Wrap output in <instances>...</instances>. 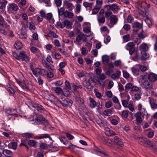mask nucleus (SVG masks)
<instances>
[{
  "label": "nucleus",
  "mask_w": 157,
  "mask_h": 157,
  "mask_svg": "<svg viewBox=\"0 0 157 157\" xmlns=\"http://www.w3.org/2000/svg\"><path fill=\"white\" fill-rule=\"evenodd\" d=\"M29 29L30 30H35L36 27L34 24L32 22H29Z\"/></svg>",
  "instance_id": "51"
},
{
  "label": "nucleus",
  "mask_w": 157,
  "mask_h": 157,
  "mask_svg": "<svg viewBox=\"0 0 157 157\" xmlns=\"http://www.w3.org/2000/svg\"><path fill=\"white\" fill-rule=\"evenodd\" d=\"M95 71L97 75H100L102 72V69L101 68L97 67L95 69Z\"/></svg>",
  "instance_id": "62"
},
{
  "label": "nucleus",
  "mask_w": 157,
  "mask_h": 157,
  "mask_svg": "<svg viewBox=\"0 0 157 157\" xmlns=\"http://www.w3.org/2000/svg\"><path fill=\"white\" fill-rule=\"evenodd\" d=\"M8 146L9 148L15 150L17 147V144L15 142H11L9 144Z\"/></svg>",
  "instance_id": "30"
},
{
  "label": "nucleus",
  "mask_w": 157,
  "mask_h": 157,
  "mask_svg": "<svg viewBox=\"0 0 157 157\" xmlns=\"http://www.w3.org/2000/svg\"><path fill=\"white\" fill-rule=\"evenodd\" d=\"M130 111L132 112H133L134 110V108L133 107V105L132 104H130L128 106V107Z\"/></svg>",
  "instance_id": "63"
},
{
  "label": "nucleus",
  "mask_w": 157,
  "mask_h": 157,
  "mask_svg": "<svg viewBox=\"0 0 157 157\" xmlns=\"http://www.w3.org/2000/svg\"><path fill=\"white\" fill-rule=\"evenodd\" d=\"M145 21L149 27H151L152 26V19L147 17Z\"/></svg>",
  "instance_id": "29"
},
{
  "label": "nucleus",
  "mask_w": 157,
  "mask_h": 157,
  "mask_svg": "<svg viewBox=\"0 0 157 157\" xmlns=\"http://www.w3.org/2000/svg\"><path fill=\"white\" fill-rule=\"evenodd\" d=\"M35 138L37 139H41L44 138H49L50 140H52V138L49 134H45L39 135L35 137Z\"/></svg>",
  "instance_id": "15"
},
{
  "label": "nucleus",
  "mask_w": 157,
  "mask_h": 157,
  "mask_svg": "<svg viewBox=\"0 0 157 157\" xmlns=\"http://www.w3.org/2000/svg\"><path fill=\"white\" fill-rule=\"evenodd\" d=\"M19 57H20V59L26 62H29V58L27 56L25 52H24L23 51L20 52Z\"/></svg>",
  "instance_id": "12"
},
{
  "label": "nucleus",
  "mask_w": 157,
  "mask_h": 157,
  "mask_svg": "<svg viewBox=\"0 0 157 157\" xmlns=\"http://www.w3.org/2000/svg\"><path fill=\"white\" fill-rule=\"evenodd\" d=\"M149 56L148 53L144 52L142 53V55L141 58L142 59L145 60L149 57Z\"/></svg>",
  "instance_id": "35"
},
{
  "label": "nucleus",
  "mask_w": 157,
  "mask_h": 157,
  "mask_svg": "<svg viewBox=\"0 0 157 157\" xmlns=\"http://www.w3.org/2000/svg\"><path fill=\"white\" fill-rule=\"evenodd\" d=\"M35 108H36L39 111L40 110H44V107L39 104H35Z\"/></svg>",
  "instance_id": "38"
},
{
  "label": "nucleus",
  "mask_w": 157,
  "mask_h": 157,
  "mask_svg": "<svg viewBox=\"0 0 157 157\" xmlns=\"http://www.w3.org/2000/svg\"><path fill=\"white\" fill-rule=\"evenodd\" d=\"M129 111L128 110H124L122 112V116L123 117L127 118L128 115V113Z\"/></svg>",
  "instance_id": "45"
},
{
  "label": "nucleus",
  "mask_w": 157,
  "mask_h": 157,
  "mask_svg": "<svg viewBox=\"0 0 157 157\" xmlns=\"http://www.w3.org/2000/svg\"><path fill=\"white\" fill-rule=\"evenodd\" d=\"M31 51L33 53H38L40 52V50L37 48L35 47H32L30 48Z\"/></svg>",
  "instance_id": "32"
},
{
  "label": "nucleus",
  "mask_w": 157,
  "mask_h": 157,
  "mask_svg": "<svg viewBox=\"0 0 157 157\" xmlns=\"http://www.w3.org/2000/svg\"><path fill=\"white\" fill-rule=\"evenodd\" d=\"M76 11L75 13L76 14L79 13L81 10V5L80 4H77L76 5Z\"/></svg>",
  "instance_id": "54"
},
{
  "label": "nucleus",
  "mask_w": 157,
  "mask_h": 157,
  "mask_svg": "<svg viewBox=\"0 0 157 157\" xmlns=\"http://www.w3.org/2000/svg\"><path fill=\"white\" fill-rule=\"evenodd\" d=\"M123 28L126 31H128L130 29V26L128 24H125L123 27Z\"/></svg>",
  "instance_id": "61"
},
{
  "label": "nucleus",
  "mask_w": 157,
  "mask_h": 157,
  "mask_svg": "<svg viewBox=\"0 0 157 157\" xmlns=\"http://www.w3.org/2000/svg\"><path fill=\"white\" fill-rule=\"evenodd\" d=\"M147 115H144L143 113H136L134 115V116L136 118V121L137 122V124H139L141 123L143 121V118H144V116H146Z\"/></svg>",
  "instance_id": "7"
},
{
  "label": "nucleus",
  "mask_w": 157,
  "mask_h": 157,
  "mask_svg": "<svg viewBox=\"0 0 157 157\" xmlns=\"http://www.w3.org/2000/svg\"><path fill=\"white\" fill-rule=\"evenodd\" d=\"M102 60L103 63H107L109 62V58L108 56L106 55H104L102 56Z\"/></svg>",
  "instance_id": "41"
},
{
  "label": "nucleus",
  "mask_w": 157,
  "mask_h": 157,
  "mask_svg": "<svg viewBox=\"0 0 157 157\" xmlns=\"http://www.w3.org/2000/svg\"><path fill=\"white\" fill-rule=\"evenodd\" d=\"M115 143L120 147H122L123 146V144L122 141L117 136H115L114 138Z\"/></svg>",
  "instance_id": "14"
},
{
  "label": "nucleus",
  "mask_w": 157,
  "mask_h": 157,
  "mask_svg": "<svg viewBox=\"0 0 157 157\" xmlns=\"http://www.w3.org/2000/svg\"><path fill=\"white\" fill-rule=\"evenodd\" d=\"M104 132L106 135L109 136H111L113 134V132L108 128H105Z\"/></svg>",
  "instance_id": "25"
},
{
  "label": "nucleus",
  "mask_w": 157,
  "mask_h": 157,
  "mask_svg": "<svg viewBox=\"0 0 157 157\" xmlns=\"http://www.w3.org/2000/svg\"><path fill=\"white\" fill-rule=\"evenodd\" d=\"M32 71L33 74L36 77L37 76L38 74L44 76L47 73L46 70L38 68L33 69Z\"/></svg>",
  "instance_id": "5"
},
{
  "label": "nucleus",
  "mask_w": 157,
  "mask_h": 157,
  "mask_svg": "<svg viewBox=\"0 0 157 157\" xmlns=\"http://www.w3.org/2000/svg\"><path fill=\"white\" fill-rule=\"evenodd\" d=\"M3 154L8 157H11L13 155L12 152L8 150H4L3 151Z\"/></svg>",
  "instance_id": "23"
},
{
  "label": "nucleus",
  "mask_w": 157,
  "mask_h": 157,
  "mask_svg": "<svg viewBox=\"0 0 157 157\" xmlns=\"http://www.w3.org/2000/svg\"><path fill=\"white\" fill-rule=\"evenodd\" d=\"M7 9L8 12L9 13H12L14 11H17L18 10V7L16 4L12 3L8 5Z\"/></svg>",
  "instance_id": "6"
},
{
  "label": "nucleus",
  "mask_w": 157,
  "mask_h": 157,
  "mask_svg": "<svg viewBox=\"0 0 157 157\" xmlns=\"http://www.w3.org/2000/svg\"><path fill=\"white\" fill-rule=\"evenodd\" d=\"M63 90L62 89L59 87H57L55 89V91L56 93H60L61 92H62Z\"/></svg>",
  "instance_id": "59"
},
{
  "label": "nucleus",
  "mask_w": 157,
  "mask_h": 157,
  "mask_svg": "<svg viewBox=\"0 0 157 157\" xmlns=\"http://www.w3.org/2000/svg\"><path fill=\"white\" fill-rule=\"evenodd\" d=\"M37 142L36 141L33 140H30L28 141V144L31 146L34 147L36 145Z\"/></svg>",
  "instance_id": "40"
},
{
  "label": "nucleus",
  "mask_w": 157,
  "mask_h": 157,
  "mask_svg": "<svg viewBox=\"0 0 157 157\" xmlns=\"http://www.w3.org/2000/svg\"><path fill=\"white\" fill-rule=\"evenodd\" d=\"M148 79L152 82H154L157 80V75L153 73H150L147 76Z\"/></svg>",
  "instance_id": "13"
},
{
  "label": "nucleus",
  "mask_w": 157,
  "mask_h": 157,
  "mask_svg": "<svg viewBox=\"0 0 157 157\" xmlns=\"http://www.w3.org/2000/svg\"><path fill=\"white\" fill-rule=\"evenodd\" d=\"M22 43L19 41H16L14 44L15 48L17 50L21 49L22 48Z\"/></svg>",
  "instance_id": "26"
},
{
  "label": "nucleus",
  "mask_w": 157,
  "mask_h": 157,
  "mask_svg": "<svg viewBox=\"0 0 157 157\" xmlns=\"http://www.w3.org/2000/svg\"><path fill=\"white\" fill-rule=\"evenodd\" d=\"M7 87L8 88H6V90L9 92L10 95H13L15 93V90L11 87V86L9 84L7 85Z\"/></svg>",
  "instance_id": "17"
},
{
  "label": "nucleus",
  "mask_w": 157,
  "mask_h": 157,
  "mask_svg": "<svg viewBox=\"0 0 157 157\" xmlns=\"http://www.w3.org/2000/svg\"><path fill=\"white\" fill-rule=\"evenodd\" d=\"M132 85L130 83H127L125 86V88L126 89H130L131 90L132 89Z\"/></svg>",
  "instance_id": "53"
},
{
  "label": "nucleus",
  "mask_w": 157,
  "mask_h": 157,
  "mask_svg": "<svg viewBox=\"0 0 157 157\" xmlns=\"http://www.w3.org/2000/svg\"><path fill=\"white\" fill-rule=\"evenodd\" d=\"M118 18L117 17L114 15H112L110 17V21L108 26L110 28H112L117 22Z\"/></svg>",
  "instance_id": "9"
},
{
  "label": "nucleus",
  "mask_w": 157,
  "mask_h": 157,
  "mask_svg": "<svg viewBox=\"0 0 157 157\" xmlns=\"http://www.w3.org/2000/svg\"><path fill=\"white\" fill-rule=\"evenodd\" d=\"M93 3H89L87 2H84L83 3V6L86 8L90 7L91 8L93 5Z\"/></svg>",
  "instance_id": "48"
},
{
  "label": "nucleus",
  "mask_w": 157,
  "mask_h": 157,
  "mask_svg": "<svg viewBox=\"0 0 157 157\" xmlns=\"http://www.w3.org/2000/svg\"><path fill=\"white\" fill-rule=\"evenodd\" d=\"M149 103L152 109H156L157 108V104L156 101L154 100H150Z\"/></svg>",
  "instance_id": "22"
},
{
  "label": "nucleus",
  "mask_w": 157,
  "mask_h": 157,
  "mask_svg": "<svg viewBox=\"0 0 157 157\" xmlns=\"http://www.w3.org/2000/svg\"><path fill=\"white\" fill-rule=\"evenodd\" d=\"M121 101L123 106L125 108H127L129 105L128 101L126 100H122Z\"/></svg>",
  "instance_id": "52"
},
{
  "label": "nucleus",
  "mask_w": 157,
  "mask_h": 157,
  "mask_svg": "<svg viewBox=\"0 0 157 157\" xmlns=\"http://www.w3.org/2000/svg\"><path fill=\"white\" fill-rule=\"evenodd\" d=\"M132 72L134 75L137 76L139 75L140 70L138 65L132 68Z\"/></svg>",
  "instance_id": "16"
},
{
  "label": "nucleus",
  "mask_w": 157,
  "mask_h": 157,
  "mask_svg": "<svg viewBox=\"0 0 157 157\" xmlns=\"http://www.w3.org/2000/svg\"><path fill=\"white\" fill-rule=\"evenodd\" d=\"M12 55L17 60H19L20 59V57L17 53L15 52H13Z\"/></svg>",
  "instance_id": "57"
},
{
  "label": "nucleus",
  "mask_w": 157,
  "mask_h": 157,
  "mask_svg": "<svg viewBox=\"0 0 157 157\" xmlns=\"http://www.w3.org/2000/svg\"><path fill=\"white\" fill-rule=\"evenodd\" d=\"M58 10L59 16H62L64 12V9L62 7L59 9V7H58Z\"/></svg>",
  "instance_id": "43"
},
{
  "label": "nucleus",
  "mask_w": 157,
  "mask_h": 157,
  "mask_svg": "<svg viewBox=\"0 0 157 157\" xmlns=\"http://www.w3.org/2000/svg\"><path fill=\"white\" fill-rule=\"evenodd\" d=\"M106 78V77L103 74H102L99 75V78H98V81L99 83L101 85V83L100 82V81H102L103 80L105 79Z\"/></svg>",
  "instance_id": "33"
},
{
  "label": "nucleus",
  "mask_w": 157,
  "mask_h": 157,
  "mask_svg": "<svg viewBox=\"0 0 157 157\" xmlns=\"http://www.w3.org/2000/svg\"><path fill=\"white\" fill-rule=\"evenodd\" d=\"M76 101L78 102V103L79 105H82L84 102L83 99L80 97H77L76 98Z\"/></svg>",
  "instance_id": "49"
},
{
  "label": "nucleus",
  "mask_w": 157,
  "mask_h": 157,
  "mask_svg": "<svg viewBox=\"0 0 157 157\" xmlns=\"http://www.w3.org/2000/svg\"><path fill=\"white\" fill-rule=\"evenodd\" d=\"M52 56L53 58L57 59H59L61 58L60 54L57 53H53L52 55Z\"/></svg>",
  "instance_id": "50"
},
{
  "label": "nucleus",
  "mask_w": 157,
  "mask_h": 157,
  "mask_svg": "<svg viewBox=\"0 0 157 157\" xmlns=\"http://www.w3.org/2000/svg\"><path fill=\"white\" fill-rule=\"evenodd\" d=\"M140 51L146 52L148 50V47L146 44L143 43L140 47Z\"/></svg>",
  "instance_id": "21"
},
{
  "label": "nucleus",
  "mask_w": 157,
  "mask_h": 157,
  "mask_svg": "<svg viewBox=\"0 0 157 157\" xmlns=\"http://www.w3.org/2000/svg\"><path fill=\"white\" fill-rule=\"evenodd\" d=\"M137 108L138 110L139 111V112L137 113H143L144 115H147V113L146 109L143 107L141 103H140L138 104L137 105Z\"/></svg>",
  "instance_id": "11"
},
{
  "label": "nucleus",
  "mask_w": 157,
  "mask_h": 157,
  "mask_svg": "<svg viewBox=\"0 0 157 157\" xmlns=\"http://www.w3.org/2000/svg\"><path fill=\"white\" fill-rule=\"evenodd\" d=\"M139 82L141 86L145 89H150L152 87V84L147 79L145 75H142L140 76Z\"/></svg>",
  "instance_id": "1"
},
{
  "label": "nucleus",
  "mask_w": 157,
  "mask_h": 157,
  "mask_svg": "<svg viewBox=\"0 0 157 157\" xmlns=\"http://www.w3.org/2000/svg\"><path fill=\"white\" fill-rule=\"evenodd\" d=\"M22 135L23 137L29 139L32 138L33 136V134L31 133L26 132L22 134Z\"/></svg>",
  "instance_id": "27"
},
{
  "label": "nucleus",
  "mask_w": 157,
  "mask_h": 157,
  "mask_svg": "<svg viewBox=\"0 0 157 157\" xmlns=\"http://www.w3.org/2000/svg\"><path fill=\"white\" fill-rule=\"evenodd\" d=\"M65 84L68 90H70L71 89L70 83L69 81L66 80L65 82Z\"/></svg>",
  "instance_id": "56"
},
{
  "label": "nucleus",
  "mask_w": 157,
  "mask_h": 157,
  "mask_svg": "<svg viewBox=\"0 0 157 157\" xmlns=\"http://www.w3.org/2000/svg\"><path fill=\"white\" fill-rule=\"evenodd\" d=\"M100 8V6H96L95 8L92 11L93 14H97L99 11Z\"/></svg>",
  "instance_id": "46"
},
{
  "label": "nucleus",
  "mask_w": 157,
  "mask_h": 157,
  "mask_svg": "<svg viewBox=\"0 0 157 157\" xmlns=\"http://www.w3.org/2000/svg\"><path fill=\"white\" fill-rule=\"evenodd\" d=\"M120 9L118 6L116 5L113 4L112 5L111 10L114 13H118V10Z\"/></svg>",
  "instance_id": "28"
},
{
  "label": "nucleus",
  "mask_w": 157,
  "mask_h": 157,
  "mask_svg": "<svg viewBox=\"0 0 157 157\" xmlns=\"http://www.w3.org/2000/svg\"><path fill=\"white\" fill-rule=\"evenodd\" d=\"M132 27L134 29L137 28L140 29L142 28V23H140L137 21H135L132 24Z\"/></svg>",
  "instance_id": "18"
},
{
  "label": "nucleus",
  "mask_w": 157,
  "mask_h": 157,
  "mask_svg": "<svg viewBox=\"0 0 157 157\" xmlns=\"http://www.w3.org/2000/svg\"><path fill=\"white\" fill-rule=\"evenodd\" d=\"M2 1L0 2V9H5L6 6L8 3V2L6 0H2Z\"/></svg>",
  "instance_id": "24"
},
{
  "label": "nucleus",
  "mask_w": 157,
  "mask_h": 157,
  "mask_svg": "<svg viewBox=\"0 0 157 157\" xmlns=\"http://www.w3.org/2000/svg\"><path fill=\"white\" fill-rule=\"evenodd\" d=\"M135 44L133 42H129L125 46V48L126 49V48H134Z\"/></svg>",
  "instance_id": "44"
},
{
  "label": "nucleus",
  "mask_w": 157,
  "mask_h": 157,
  "mask_svg": "<svg viewBox=\"0 0 157 157\" xmlns=\"http://www.w3.org/2000/svg\"><path fill=\"white\" fill-rule=\"evenodd\" d=\"M112 13L111 11H106L105 12V16L106 18H108L112 15Z\"/></svg>",
  "instance_id": "64"
},
{
  "label": "nucleus",
  "mask_w": 157,
  "mask_h": 157,
  "mask_svg": "<svg viewBox=\"0 0 157 157\" xmlns=\"http://www.w3.org/2000/svg\"><path fill=\"white\" fill-rule=\"evenodd\" d=\"M87 35L86 36L83 33H80L76 37V40L78 43L80 42L82 40L83 42H86L87 40L86 37H88Z\"/></svg>",
  "instance_id": "8"
},
{
  "label": "nucleus",
  "mask_w": 157,
  "mask_h": 157,
  "mask_svg": "<svg viewBox=\"0 0 157 157\" xmlns=\"http://www.w3.org/2000/svg\"><path fill=\"white\" fill-rule=\"evenodd\" d=\"M121 75V72L119 71H117L116 73L113 74L111 75V77L113 79H117L119 78Z\"/></svg>",
  "instance_id": "20"
},
{
  "label": "nucleus",
  "mask_w": 157,
  "mask_h": 157,
  "mask_svg": "<svg viewBox=\"0 0 157 157\" xmlns=\"http://www.w3.org/2000/svg\"><path fill=\"white\" fill-rule=\"evenodd\" d=\"M16 111L15 109H9L6 111L7 114L12 116H17V114L15 112Z\"/></svg>",
  "instance_id": "19"
},
{
  "label": "nucleus",
  "mask_w": 157,
  "mask_h": 157,
  "mask_svg": "<svg viewBox=\"0 0 157 157\" xmlns=\"http://www.w3.org/2000/svg\"><path fill=\"white\" fill-rule=\"evenodd\" d=\"M89 101L90 106L92 108H94L96 105V101L91 98H90Z\"/></svg>",
  "instance_id": "34"
},
{
  "label": "nucleus",
  "mask_w": 157,
  "mask_h": 157,
  "mask_svg": "<svg viewBox=\"0 0 157 157\" xmlns=\"http://www.w3.org/2000/svg\"><path fill=\"white\" fill-rule=\"evenodd\" d=\"M138 65L139 69L142 71H145L148 69V68L144 65Z\"/></svg>",
  "instance_id": "39"
},
{
  "label": "nucleus",
  "mask_w": 157,
  "mask_h": 157,
  "mask_svg": "<svg viewBox=\"0 0 157 157\" xmlns=\"http://www.w3.org/2000/svg\"><path fill=\"white\" fill-rule=\"evenodd\" d=\"M56 100L64 107H71L73 103L72 100L67 98L65 99L62 95L60 96L59 99L57 98Z\"/></svg>",
  "instance_id": "2"
},
{
  "label": "nucleus",
  "mask_w": 157,
  "mask_h": 157,
  "mask_svg": "<svg viewBox=\"0 0 157 157\" xmlns=\"http://www.w3.org/2000/svg\"><path fill=\"white\" fill-rule=\"evenodd\" d=\"M54 84L56 86H60L63 84V81L59 80L54 83Z\"/></svg>",
  "instance_id": "58"
},
{
  "label": "nucleus",
  "mask_w": 157,
  "mask_h": 157,
  "mask_svg": "<svg viewBox=\"0 0 157 157\" xmlns=\"http://www.w3.org/2000/svg\"><path fill=\"white\" fill-rule=\"evenodd\" d=\"M46 68L51 71H53L54 70V66L51 64H49Z\"/></svg>",
  "instance_id": "60"
},
{
  "label": "nucleus",
  "mask_w": 157,
  "mask_h": 157,
  "mask_svg": "<svg viewBox=\"0 0 157 157\" xmlns=\"http://www.w3.org/2000/svg\"><path fill=\"white\" fill-rule=\"evenodd\" d=\"M63 94L64 96L66 97H69L70 95V92L68 90H67L66 88H64L62 91Z\"/></svg>",
  "instance_id": "36"
},
{
  "label": "nucleus",
  "mask_w": 157,
  "mask_h": 157,
  "mask_svg": "<svg viewBox=\"0 0 157 157\" xmlns=\"http://www.w3.org/2000/svg\"><path fill=\"white\" fill-rule=\"evenodd\" d=\"M123 38L125 42L129 41L130 40V35L129 34H126L123 36Z\"/></svg>",
  "instance_id": "47"
},
{
  "label": "nucleus",
  "mask_w": 157,
  "mask_h": 157,
  "mask_svg": "<svg viewBox=\"0 0 157 157\" xmlns=\"http://www.w3.org/2000/svg\"><path fill=\"white\" fill-rule=\"evenodd\" d=\"M98 21L99 23H104L105 21V18L104 16L102 17H98L97 18Z\"/></svg>",
  "instance_id": "37"
},
{
  "label": "nucleus",
  "mask_w": 157,
  "mask_h": 157,
  "mask_svg": "<svg viewBox=\"0 0 157 157\" xmlns=\"http://www.w3.org/2000/svg\"><path fill=\"white\" fill-rule=\"evenodd\" d=\"M35 121V123L36 124H43L45 126L48 125L49 124L48 122L47 121V120L42 116L37 117Z\"/></svg>",
  "instance_id": "4"
},
{
  "label": "nucleus",
  "mask_w": 157,
  "mask_h": 157,
  "mask_svg": "<svg viewBox=\"0 0 157 157\" xmlns=\"http://www.w3.org/2000/svg\"><path fill=\"white\" fill-rule=\"evenodd\" d=\"M94 92L95 94L96 97L97 98L101 99L102 96L101 93L99 92L96 89H94Z\"/></svg>",
  "instance_id": "42"
},
{
  "label": "nucleus",
  "mask_w": 157,
  "mask_h": 157,
  "mask_svg": "<svg viewBox=\"0 0 157 157\" xmlns=\"http://www.w3.org/2000/svg\"><path fill=\"white\" fill-rule=\"evenodd\" d=\"M112 113L113 111L111 109H107L103 112L104 114L106 116H110Z\"/></svg>",
  "instance_id": "31"
},
{
  "label": "nucleus",
  "mask_w": 157,
  "mask_h": 157,
  "mask_svg": "<svg viewBox=\"0 0 157 157\" xmlns=\"http://www.w3.org/2000/svg\"><path fill=\"white\" fill-rule=\"evenodd\" d=\"M139 142L141 145L147 147H150L154 146L153 143L145 138H141L139 139Z\"/></svg>",
  "instance_id": "3"
},
{
  "label": "nucleus",
  "mask_w": 157,
  "mask_h": 157,
  "mask_svg": "<svg viewBox=\"0 0 157 157\" xmlns=\"http://www.w3.org/2000/svg\"><path fill=\"white\" fill-rule=\"evenodd\" d=\"M126 50L129 51V54L130 55H132L133 53L135 51V48H126Z\"/></svg>",
  "instance_id": "55"
},
{
  "label": "nucleus",
  "mask_w": 157,
  "mask_h": 157,
  "mask_svg": "<svg viewBox=\"0 0 157 157\" xmlns=\"http://www.w3.org/2000/svg\"><path fill=\"white\" fill-rule=\"evenodd\" d=\"M63 5L66 7L69 11H72L75 8V6L73 4L69 1L67 0H65L63 1Z\"/></svg>",
  "instance_id": "10"
}]
</instances>
